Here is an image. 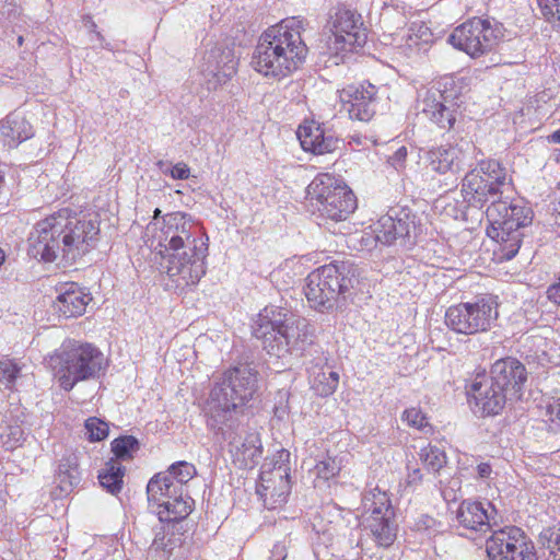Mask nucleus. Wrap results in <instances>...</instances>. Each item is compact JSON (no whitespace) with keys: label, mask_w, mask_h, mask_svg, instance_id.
Segmentation results:
<instances>
[{"label":"nucleus","mask_w":560,"mask_h":560,"mask_svg":"<svg viewBox=\"0 0 560 560\" xmlns=\"http://www.w3.org/2000/svg\"><path fill=\"white\" fill-rule=\"evenodd\" d=\"M511 185L508 168L497 160H482L469 171L462 184V194L468 206L487 207L486 217L497 238L502 242V258L511 260L518 253L522 228L532 223V210L517 202L502 200L501 196Z\"/></svg>","instance_id":"f257e3e1"},{"label":"nucleus","mask_w":560,"mask_h":560,"mask_svg":"<svg viewBox=\"0 0 560 560\" xmlns=\"http://www.w3.org/2000/svg\"><path fill=\"white\" fill-rule=\"evenodd\" d=\"M258 372L254 363L237 364L222 375L210 392L208 401L209 427L221 433L229 442V452L234 463L243 468H253L262 455L259 434L234 431L232 412L250 400L258 388Z\"/></svg>","instance_id":"f03ea898"},{"label":"nucleus","mask_w":560,"mask_h":560,"mask_svg":"<svg viewBox=\"0 0 560 560\" xmlns=\"http://www.w3.org/2000/svg\"><path fill=\"white\" fill-rule=\"evenodd\" d=\"M100 240L96 217L63 208L39 220L28 234L27 253L32 258L73 264L90 253Z\"/></svg>","instance_id":"7ed1b4c3"},{"label":"nucleus","mask_w":560,"mask_h":560,"mask_svg":"<svg viewBox=\"0 0 560 560\" xmlns=\"http://www.w3.org/2000/svg\"><path fill=\"white\" fill-rule=\"evenodd\" d=\"M158 238L160 266L178 289L197 284L206 273L208 236L190 215L172 212L163 217Z\"/></svg>","instance_id":"20e7f679"},{"label":"nucleus","mask_w":560,"mask_h":560,"mask_svg":"<svg viewBox=\"0 0 560 560\" xmlns=\"http://www.w3.org/2000/svg\"><path fill=\"white\" fill-rule=\"evenodd\" d=\"M303 21L288 18L268 27L258 39L252 67L266 78L281 80L305 61L308 48L302 38Z\"/></svg>","instance_id":"39448f33"},{"label":"nucleus","mask_w":560,"mask_h":560,"mask_svg":"<svg viewBox=\"0 0 560 560\" xmlns=\"http://www.w3.org/2000/svg\"><path fill=\"white\" fill-rule=\"evenodd\" d=\"M253 335L261 340L268 354L277 358L301 354L313 342V329L307 319L275 305L266 306L257 315Z\"/></svg>","instance_id":"423d86ee"},{"label":"nucleus","mask_w":560,"mask_h":560,"mask_svg":"<svg viewBox=\"0 0 560 560\" xmlns=\"http://www.w3.org/2000/svg\"><path fill=\"white\" fill-rule=\"evenodd\" d=\"M358 283L357 269L342 261L312 271L306 278L304 291L311 307L324 313L342 307L351 299Z\"/></svg>","instance_id":"0eeeda50"},{"label":"nucleus","mask_w":560,"mask_h":560,"mask_svg":"<svg viewBox=\"0 0 560 560\" xmlns=\"http://www.w3.org/2000/svg\"><path fill=\"white\" fill-rule=\"evenodd\" d=\"M65 390H71L78 382L100 377L106 368L103 353L90 343L66 340L47 361Z\"/></svg>","instance_id":"6e6552de"},{"label":"nucleus","mask_w":560,"mask_h":560,"mask_svg":"<svg viewBox=\"0 0 560 560\" xmlns=\"http://www.w3.org/2000/svg\"><path fill=\"white\" fill-rule=\"evenodd\" d=\"M306 205L318 219L340 222L347 220L355 210L357 198L343 180L323 173L308 184Z\"/></svg>","instance_id":"1a4fd4ad"},{"label":"nucleus","mask_w":560,"mask_h":560,"mask_svg":"<svg viewBox=\"0 0 560 560\" xmlns=\"http://www.w3.org/2000/svg\"><path fill=\"white\" fill-rule=\"evenodd\" d=\"M149 505L156 506L161 522H178L192 511L194 500L187 495L180 483H175L165 472L154 475L147 486Z\"/></svg>","instance_id":"9d476101"},{"label":"nucleus","mask_w":560,"mask_h":560,"mask_svg":"<svg viewBox=\"0 0 560 560\" xmlns=\"http://www.w3.org/2000/svg\"><path fill=\"white\" fill-rule=\"evenodd\" d=\"M503 37V26L495 20L472 18L457 26L447 42L472 58L491 51Z\"/></svg>","instance_id":"9b49d317"},{"label":"nucleus","mask_w":560,"mask_h":560,"mask_svg":"<svg viewBox=\"0 0 560 560\" xmlns=\"http://www.w3.org/2000/svg\"><path fill=\"white\" fill-rule=\"evenodd\" d=\"M497 306L495 300L490 295L452 305L445 312V325L462 335L488 331L498 317Z\"/></svg>","instance_id":"f8f14e48"},{"label":"nucleus","mask_w":560,"mask_h":560,"mask_svg":"<svg viewBox=\"0 0 560 560\" xmlns=\"http://www.w3.org/2000/svg\"><path fill=\"white\" fill-rule=\"evenodd\" d=\"M362 503L365 513L369 514L366 526L376 544L381 547L392 546L397 537L398 526L387 492L376 486L364 493Z\"/></svg>","instance_id":"ddd939ff"},{"label":"nucleus","mask_w":560,"mask_h":560,"mask_svg":"<svg viewBox=\"0 0 560 560\" xmlns=\"http://www.w3.org/2000/svg\"><path fill=\"white\" fill-rule=\"evenodd\" d=\"M486 551L490 560H538L533 540L516 526L493 530L486 541Z\"/></svg>","instance_id":"4468645a"},{"label":"nucleus","mask_w":560,"mask_h":560,"mask_svg":"<svg viewBox=\"0 0 560 560\" xmlns=\"http://www.w3.org/2000/svg\"><path fill=\"white\" fill-rule=\"evenodd\" d=\"M290 456L287 450L279 452V460L272 465L265 463L261 467L256 493L264 505L269 509H277L287 502L291 491L289 479V467L284 464Z\"/></svg>","instance_id":"2eb2a0df"},{"label":"nucleus","mask_w":560,"mask_h":560,"mask_svg":"<svg viewBox=\"0 0 560 560\" xmlns=\"http://www.w3.org/2000/svg\"><path fill=\"white\" fill-rule=\"evenodd\" d=\"M325 30L330 33L327 40L328 48L336 54L352 51L366 42L361 15L348 9H338L334 15L329 16Z\"/></svg>","instance_id":"dca6fc26"},{"label":"nucleus","mask_w":560,"mask_h":560,"mask_svg":"<svg viewBox=\"0 0 560 560\" xmlns=\"http://www.w3.org/2000/svg\"><path fill=\"white\" fill-rule=\"evenodd\" d=\"M432 86L419 93L417 108L441 129H452L456 121L459 103L456 91Z\"/></svg>","instance_id":"f3484780"},{"label":"nucleus","mask_w":560,"mask_h":560,"mask_svg":"<svg viewBox=\"0 0 560 560\" xmlns=\"http://www.w3.org/2000/svg\"><path fill=\"white\" fill-rule=\"evenodd\" d=\"M416 232L415 215L405 208L390 209L373 226L376 242L384 245L412 246L416 243Z\"/></svg>","instance_id":"a211bd4d"},{"label":"nucleus","mask_w":560,"mask_h":560,"mask_svg":"<svg viewBox=\"0 0 560 560\" xmlns=\"http://www.w3.org/2000/svg\"><path fill=\"white\" fill-rule=\"evenodd\" d=\"M488 380L497 388L503 390L506 396H510V399H520L527 381V371L516 358L506 357L492 364Z\"/></svg>","instance_id":"6ab92c4d"},{"label":"nucleus","mask_w":560,"mask_h":560,"mask_svg":"<svg viewBox=\"0 0 560 560\" xmlns=\"http://www.w3.org/2000/svg\"><path fill=\"white\" fill-rule=\"evenodd\" d=\"M377 88L369 82L350 84L340 91V101L351 119L369 121L376 113Z\"/></svg>","instance_id":"aec40b11"},{"label":"nucleus","mask_w":560,"mask_h":560,"mask_svg":"<svg viewBox=\"0 0 560 560\" xmlns=\"http://www.w3.org/2000/svg\"><path fill=\"white\" fill-rule=\"evenodd\" d=\"M201 73L208 90H215L235 73L238 63L233 49L214 47L203 57Z\"/></svg>","instance_id":"412c9836"},{"label":"nucleus","mask_w":560,"mask_h":560,"mask_svg":"<svg viewBox=\"0 0 560 560\" xmlns=\"http://www.w3.org/2000/svg\"><path fill=\"white\" fill-rule=\"evenodd\" d=\"M296 136L302 149L313 154L322 155L331 153L339 147V139L326 132L314 121L301 125L296 131Z\"/></svg>","instance_id":"4be33fe9"},{"label":"nucleus","mask_w":560,"mask_h":560,"mask_svg":"<svg viewBox=\"0 0 560 560\" xmlns=\"http://www.w3.org/2000/svg\"><path fill=\"white\" fill-rule=\"evenodd\" d=\"M471 394L476 407H478L483 416L498 415L505 404L511 400L510 396H506L503 390L497 388L494 384L492 385L488 378L474 382Z\"/></svg>","instance_id":"5701e85b"},{"label":"nucleus","mask_w":560,"mask_h":560,"mask_svg":"<svg viewBox=\"0 0 560 560\" xmlns=\"http://www.w3.org/2000/svg\"><path fill=\"white\" fill-rule=\"evenodd\" d=\"M488 509L493 510L490 502L463 501L456 512V518L459 525L468 530L487 533L491 529Z\"/></svg>","instance_id":"b1692460"},{"label":"nucleus","mask_w":560,"mask_h":560,"mask_svg":"<svg viewBox=\"0 0 560 560\" xmlns=\"http://www.w3.org/2000/svg\"><path fill=\"white\" fill-rule=\"evenodd\" d=\"M90 300L89 294L84 293L78 284H66L59 290L54 310L65 318L77 317L85 312Z\"/></svg>","instance_id":"393cba45"},{"label":"nucleus","mask_w":560,"mask_h":560,"mask_svg":"<svg viewBox=\"0 0 560 560\" xmlns=\"http://www.w3.org/2000/svg\"><path fill=\"white\" fill-rule=\"evenodd\" d=\"M0 133L7 145L16 147L33 136V128L23 116L11 113L0 121Z\"/></svg>","instance_id":"a878e982"},{"label":"nucleus","mask_w":560,"mask_h":560,"mask_svg":"<svg viewBox=\"0 0 560 560\" xmlns=\"http://www.w3.org/2000/svg\"><path fill=\"white\" fill-rule=\"evenodd\" d=\"M459 149L457 148H444L440 147L433 150H430L428 153L429 156V165L432 171L445 174L447 172H455L460 166L459 161Z\"/></svg>","instance_id":"bb28decb"},{"label":"nucleus","mask_w":560,"mask_h":560,"mask_svg":"<svg viewBox=\"0 0 560 560\" xmlns=\"http://www.w3.org/2000/svg\"><path fill=\"white\" fill-rule=\"evenodd\" d=\"M56 480L60 491L65 494L70 493L79 485L81 478L75 456L70 455L60 460Z\"/></svg>","instance_id":"cd10ccee"},{"label":"nucleus","mask_w":560,"mask_h":560,"mask_svg":"<svg viewBox=\"0 0 560 560\" xmlns=\"http://www.w3.org/2000/svg\"><path fill=\"white\" fill-rule=\"evenodd\" d=\"M125 475V467L119 462L110 458L105 463V466L100 470L98 481L100 485L109 493L116 494L122 488V478Z\"/></svg>","instance_id":"c85d7f7f"},{"label":"nucleus","mask_w":560,"mask_h":560,"mask_svg":"<svg viewBox=\"0 0 560 560\" xmlns=\"http://www.w3.org/2000/svg\"><path fill=\"white\" fill-rule=\"evenodd\" d=\"M405 42L410 50L425 52L434 42V35L425 23L415 22L409 26Z\"/></svg>","instance_id":"c756f323"},{"label":"nucleus","mask_w":560,"mask_h":560,"mask_svg":"<svg viewBox=\"0 0 560 560\" xmlns=\"http://www.w3.org/2000/svg\"><path fill=\"white\" fill-rule=\"evenodd\" d=\"M539 541L547 553L542 552L544 560H560V525L550 526L541 530Z\"/></svg>","instance_id":"7c9ffc66"},{"label":"nucleus","mask_w":560,"mask_h":560,"mask_svg":"<svg viewBox=\"0 0 560 560\" xmlns=\"http://www.w3.org/2000/svg\"><path fill=\"white\" fill-rule=\"evenodd\" d=\"M339 384V374L335 371H322L312 382V388L320 397L332 395Z\"/></svg>","instance_id":"2f4dec72"},{"label":"nucleus","mask_w":560,"mask_h":560,"mask_svg":"<svg viewBox=\"0 0 560 560\" xmlns=\"http://www.w3.org/2000/svg\"><path fill=\"white\" fill-rule=\"evenodd\" d=\"M139 448L140 443L132 435L119 436L112 442V452L115 455L114 459L117 462L131 459Z\"/></svg>","instance_id":"473e14b6"},{"label":"nucleus","mask_w":560,"mask_h":560,"mask_svg":"<svg viewBox=\"0 0 560 560\" xmlns=\"http://www.w3.org/2000/svg\"><path fill=\"white\" fill-rule=\"evenodd\" d=\"M419 456L424 467L432 472L440 471L447 462L444 451L435 445H428L421 448Z\"/></svg>","instance_id":"72a5a7b5"},{"label":"nucleus","mask_w":560,"mask_h":560,"mask_svg":"<svg viewBox=\"0 0 560 560\" xmlns=\"http://www.w3.org/2000/svg\"><path fill=\"white\" fill-rule=\"evenodd\" d=\"M0 440L7 450H14L21 446L26 439V434L21 424L5 423L0 425Z\"/></svg>","instance_id":"f704fd0d"},{"label":"nucleus","mask_w":560,"mask_h":560,"mask_svg":"<svg viewBox=\"0 0 560 560\" xmlns=\"http://www.w3.org/2000/svg\"><path fill=\"white\" fill-rule=\"evenodd\" d=\"M164 472L168 478L173 479L175 483H180L185 489V485L192 479L197 471L192 464L182 460L171 465Z\"/></svg>","instance_id":"c9c22d12"},{"label":"nucleus","mask_w":560,"mask_h":560,"mask_svg":"<svg viewBox=\"0 0 560 560\" xmlns=\"http://www.w3.org/2000/svg\"><path fill=\"white\" fill-rule=\"evenodd\" d=\"M542 18L555 30H560V0H537Z\"/></svg>","instance_id":"e433bc0d"},{"label":"nucleus","mask_w":560,"mask_h":560,"mask_svg":"<svg viewBox=\"0 0 560 560\" xmlns=\"http://www.w3.org/2000/svg\"><path fill=\"white\" fill-rule=\"evenodd\" d=\"M21 369L12 360L0 361V383L12 390L16 380L20 377Z\"/></svg>","instance_id":"4c0bfd02"},{"label":"nucleus","mask_w":560,"mask_h":560,"mask_svg":"<svg viewBox=\"0 0 560 560\" xmlns=\"http://www.w3.org/2000/svg\"><path fill=\"white\" fill-rule=\"evenodd\" d=\"M85 429L90 441H102L108 435L107 423L95 417L85 421Z\"/></svg>","instance_id":"58836bf2"},{"label":"nucleus","mask_w":560,"mask_h":560,"mask_svg":"<svg viewBox=\"0 0 560 560\" xmlns=\"http://www.w3.org/2000/svg\"><path fill=\"white\" fill-rule=\"evenodd\" d=\"M315 469L318 477L328 480L338 475L340 471V466L335 459L327 458L317 463Z\"/></svg>","instance_id":"ea45409f"},{"label":"nucleus","mask_w":560,"mask_h":560,"mask_svg":"<svg viewBox=\"0 0 560 560\" xmlns=\"http://www.w3.org/2000/svg\"><path fill=\"white\" fill-rule=\"evenodd\" d=\"M547 422H549V430L558 432L560 430V398L549 402L546 408Z\"/></svg>","instance_id":"a19ab883"},{"label":"nucleus","mask_w":560,"mask_h":560,"mask_svg":"<svg viewBox=\"0 0 560 560\" xmlns=\"http://www.w3.org/2000/svg\"><path fill=\"white\" fill-rule=\"evenodd\" d=\"M20 16L19 0H0V19L10 22L15 21Z\"/></svg>","instance_id":"79ce46f5"},{"label":"nucleus","mask_w":560,"mask_h":560,"mask_svg":"<svg viewBox=\"0 0 560 560\" xmlns=\"http://www.w3.org/2000/svg\"><path fill=\"white\" fill-rule=\"evenodd\" d=\"M402 420L416 429H423L428 422L424 415L418 408H409L404 411Z\"/></svg>","instance_id":"37998d69"},{"label":"nucleus","mask_w":560,"mask_h":560,"mask_svg":"<svg viewBox=\"0 0 560 560\" xmlns=\"http://www.w3.org/2000/svg\"><path fill=\"white\" fill-rule=\"evenodd\" d=\"M439 525L440 523L429 515H421L415 524L417 530L428 533L429 535L438 532Z\"/></svg>","instance_id":"c03bdc74"},{"label":"nucleus","mask_w":560,"mask_h":560,"mask_svg":"<svg viewBox=\"0 0 560 560\" xmlns=\"http://www.w3.org/2000/svg\"><path fill=\"white\" fill-rule=\"evenodd\" d=\"M407 154V148L400 147L388 158V163L397 171L402 170L405 167Z\"/></svg>","instance_id":"a18cd8bd"},{"label":"nucleus","mask_w":560,"mask_h":560,"mask_svg":"<svg viewBox=\"0 0 560 560\" xmlns=\"http://www.w3.org/2000/svg\"><path fill=\"white\" fill-rule=\"evenodd\" d=\"M171 176L174 179H186L189 176V168L184 163H177L171 170Z\"/></svg>","instance_id":"49530a36"},{"label":"nucleus","mask_w":560,"mask_h":560,"mask_svg":"<svg viewBox=\"0 0 560 560\" xmlns=\"http://www.w3.org/2000/svg\"><path fill=\"white\" fill-rule=\"evenodd\" d=\"M165 537L164 535L160 536L159 534L155 535V538L152 541V545L150 546L149 553L152 552H163V557L165 556Z\"/></svg>","instance_id":"de8ad7c7"},{"label":"nucleus","mask_w":560,"mask_h":560,"mask_svg":"<svg viewBox=\"0 0 560 560\" xmlns=\"http://www.w3.org/2000/svg\"><path fill=\"white\" fill-rule=\"evenodd\" d=\"M477 478L489 479L492 474V465L489 462H481L476 467Z\"/></svg>","instance_id":"09e8293b"},{"label":"nucleus","mask_w":560,"mask_h":560,"mask_svg":"<svg viewBox=\"0 0 560 560\" xmlns=\"http://www.w3.org/2000/svg\"><path fill=\"white\" fill-rule=\"evenodd\" d=\"M288 556V552H287V547L284 544H281V542H277L275 544L272 550H271V556L269 558V560H285Z\"/></svg>","instance_id":"8fccbe9b"},{"label":"nucleus","mask_w":560,"mask_h":560,"mask_svg":"<svg viewBox=\"0 0 560 560\" xmlns=\"http://www.w3.org/2000/svg\"><path fill=\"white\" fill-rule=\"evenodd\" d=\"M547 298L551 302L560 305V277H559V282L551 284L547 289Z\"/></svg>","instance_id":"3c124183"},{"label":"nucleus","mask_w":560,"mask_h":560,"mask_svg":"<svg viewBox=\"0 0 560 560\" xmlns=\"http://www.w3.org/2000/svg\"><path fill=\"white\" fill-rule=\"evenodd\" d=\"M422 480V474L419 468L412 469L406 478V482L408 486H418Z\"/></svg>","instance_id":"603ef678"},{"label":"nucleus","mask_w":560,"mask_h":560,"mask_svg":"<svg viewBox=\"0 0 560 560\" xmlns=\"http://www.w3.org/2000/svg\"><path fill=\"white\" fill-rule=\"evenodd\" d=\"M85 26L89 28V31L91 33H94L96 39L101 43L102 47L107 48L108 45L107 44L106 45L103 44L104 37H103V35L101 33H98L96 31V24H95V22L90 16H86V24H85Z\"/></svg>","instance_id":"864d4df0"},{"label":"nucleus","mask_w":560,"mask_h":560,"mask_svg":"<svg viewBox=\"0 0 560 560\" xmlns=\"http://www.w3.org/2000/svg\"><path fill=\"white\" fill-rule=\"evenodd\" d=\"M549 139L553 143H560V128L551 133Z\"/></svg>","instance_id":"5fc2aeb1"},{"label":"nucleus","mask_w":560,"mask_h":560,"mask_svg":"<svg viewBox=\"0 0 560 560\" xmlns=\"http://www.w3.org/2000/svg\"><path fill=\"white\" fill-rule=\"evenodd\" d=\"M556 223L560 224V201L558 202V206L556 208Z\"/></svg>","instance_id":"6e6d98bb"},{"label":"nucleus","mask_w":560,"mask_h":560,"mask_svg":"<svg viewBox=\"0 0 560 560\" xmlns=\"http://www.w3.org/2000/svg\"><path fill=\"white\" fill-rule=\"evenodd\" d=\"M5 255L4 252L0 248V266L4 262Z\"/></svg>","instance_id":"4d7b16f0"},{"label":"nucleus","mask_w":560,"mask_h":560,"mask_svg":"<svg viewBox=\"0 0 560 560\" xmlns=\"http://www.w3.org/2000/svg\"><path fill=\"white\" fill-rule=\"evenodd\" d=\"M16 40H18L19 46H21L24 42V37L22 35H19Z\"/></svg>","instance_id":"13d9d810"},{"label":"nucleus","mask_w":560,"mask_h":560,"mask_svg":"<svg viewBox=\"0 0 560 560\" xmlns=\"http://www.w3.org/2000/svg\"><path fill=\"white\" fill-rule=\"evenodd\" d=\"M160 214H161V210L159 208H156L154 210V218H158Z\"/></svg>","instance_id":"bf43d9fd"},{"label":"nucleus","mask_w":560,"mask_h":560,"mask_svg":"<svg viewBox=\"0 0 560 560\" xmlns=\"http://www.w3.org/2000/svg\"><path fill=\"white\" fill-rule=\"evenodd\" d=\"M493 232H494V233H497L495 231H493ZM488 235H489V236H492V237H497V234L492 235V233H491V232H488Z\"/></svg>","instance_id":"052dcab7"},{"label":"nucleus","mask_w":560,"mask_h":560,"mask_svg":"<svg viewBox=\"0 0 560 560\" xmlns=\"http://www.w3.org/2000/svg\"><path fill=\"white\" fill-rule=\"evenodd\" d=\"M493 232H494V233H497L495 231H493ZM488 235H489V236H492V237H497V234L492 235V233H491V232H488Z\"/></svg>","instance_id":"680f3d73"}]
</instances>
